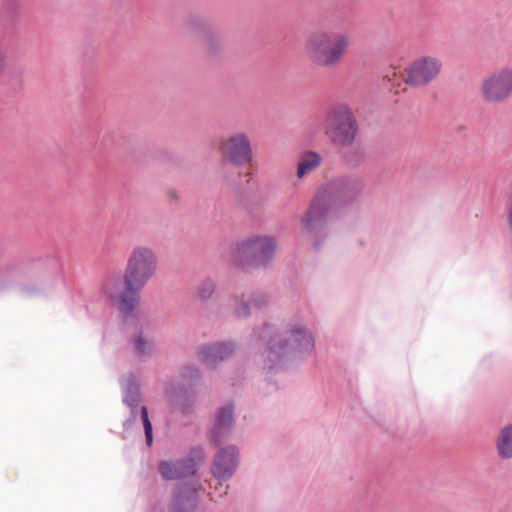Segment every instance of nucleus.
Wrapping results in <instances>:
<instances>
[{
  "label": "nucleus",
  "instance_id": "obj_1",
  "mask_svg": "<svg viewBox=\"0 0 512 512\" xmlns=\"http://www.w3.org/2000/svg\"><path fill=\"white\" fill-rule=\"evenodd\" d=\"M251 341L265 345L260 353L262 368L268 372L282 370L290 359L312 355L315 338L303 316L297 313L283 322H264L253 328Z\"/></svg>",
  "mask_w": 512,
  "mask_h": 512
},
{
  "label": "nucleus",
  "instance_id": "obj_8",
  "mask_svg": "<svg viewBox=\"0 0 512 512\" xmlns=\"http://www.w3.org/2000/svg\"><path fill=\"white\" fill-rule=\"evenodd\" d=\"M204 460L205 453L203 448L195 446L190 449L184 458L159 461L157 472L163 479L168 481L184 479L194 476Z\"/></svg>",
  "mask_w": 512,
  "mask_h": 512
},
{
  "label": "nucleus",
  "instance_id": "obj_22",
  "mask_svg": "<svg viewBox=\"0 0 512 512\" xmlns=\"http://www.w3.org/2000/svg\"><path fill=\"white\" fill-rule=\"evenodd\" d=\"M251 299L248 294L235 296V314L238 318H248L251 315Z\"/></svg>",
  "mask_w": 512,
  "mask_h": 512
},
{
  "label": "nucleus",
  "instance_id": "obj_26",
  "mask_svg": "<svg viewBox=\"0 0 512 512\" xmlns=\"http://www.w3.org/2000/svg\"><path fill=\"white\" fill-rule=\"evenodd\" d=\"M223 481H219L218 485L215 486L214 490L209 492L211 501L217 502L220 498L224 497L228 493L229 485H223Z\"/></svg>",
  "mask_w": 512,
  "mask_h": 512
},
{
  "label": "nucleus",
  "instance_id": "obj_14",
  "mask_svg": "<svg viewBox=\"0 0 512 512\" xmlns=\"http://www.w3.org/2000/svg\"><path fill=\"white\" fill-rule=\"evenodd\" d=\"M236 350L237 346L235 343L231 341H220L198 346L196 354L206 365L216 368L223 361L232 357Z\"/></svg>",
  "mask_w": 512,
  "mask_h": 512
},
{
  "label": "nucleus",
  "instance_id": "obj_17",
  "mask_svg": "<svg viewBox=\"0 0 512 512\" xmlns=\"http://www.w3.org/2000/svg\"><path fill=\"white\" fill-rule=\"evenodd\" d=\"M496 452L500 459H512V424L504 425L495 441Z\"/></svg>",
  "mask_w": 512,
  "mask_h": 512
},
{
  "label": "nucleus",
  "instance_id": "obj_9",
  "mask_svg": "<svg viewBox=\"0 0 512 512\" xmlns=\"http://www.w3.org/2000/svg\"><path fill=\"white\" fill-rule=\"evenodd\" d=\"M481 94L488 103H503L512 96V66H504L482 82Z\"/></svg>",
  "mask_w": 512,
  "mask_h": 512
},
{
  "label": "nucleus",
  "instance_id": "obj_25",
  "mask_svg": "<svg viewBox=\"0 0 512 512\" xmlns=\"http://www.w3.org/2000/svg\"><path fill=\"white\" fill-rule=\"evenodd\" d=\"M248 295L252 304L259 309L266 307L270 301V296L265 292H252Z\"/></svg>",
  "mask_w": 512,
  "mask_h": 512
},
{
  "label": "nucleus",
  "instance_id": "obj_23",
  "mask_svg": "<svg viewBox=\"0 0 512 512\" xmlns=\"http://www.w3.org/2000/svg\"><path fill=\"white\" fill-rule=\"evenodd\" d=\"M202 377L201 369L196 365H185L181 369V378L185 383H192Z\"/></svg>",
  "mask_w": 512,
  "mask_h": 512
},
{
  "label": "nucleus",
  "instance_id": "obj_4",
  "mask_svg": "<svg viewBox=\"0 0 512 512\" xmlns=\"http://www.w3.org/2000/svg\"><path fill=\"white\" fill-rule=\"evenodd\" d=\"M350 45V37L344 32L318 31L312 33L306 43L310 60L320 67L336 66Z\"/></svg>",
  "mask_w": 512,
  "mask_h": 512
},
{
  "label": "nucleus",
  "instance_id": "obj_28",
  "mask_svg": "<svg viewBox=\"0 0 512 512\" xmlns=\"http://www.w3.org/2000/svg\"><path fill=\"white\" fill-rule=\"evenodd\" d=\"M23 292L28 295V296H32V295H35L36 294V291L35 290H32V289H28V288H24L23 289Z\"/></svg>",
  "mask_w": 512,
  "mask_h": 512
},
{
  "label": "nucleus",
  "instance_id": "obj_2",
  "mask_svg": "<svg viewBox=\"0 0 512 512\" xmlns=\"http://www.w3.org/2000/svg\"><path fill=\"white\" fill-rule=\"evenodd\" d=\"M364 188L363 180L356 176L336 178L322 186L301 217L304 236L315 250L323 247L330 235L328 216L333 209L355 202Z\"/></svg>",
  "mask_w": 512,
  "mask_h": 512
},
{
  "label": "nucleus",
  "instance_id": "obj_5",
  "mask_svg": "<svg viewBox=\"0 0 512 512\" xmlns=\"http://www.w3.org/2000/svg\"><path fill=\"white\" fill-rule=\"evenodd\" d=\"M277 250L276 240L272 236H252L236 244L232 252L235 265L241 267H266Z\"/></svg>",
  "mask_w": 512,
  "mask_h": 512
},
{
  "label": "nucleus",
  "instance_id": "obj_15",
  "mask_svg": "<svg viewBox=\"0 0 512 512\" xmlns=\"http://www.w3.org/2000/svg\"><path fill=\"white\" fill-rule=\"evenodd\" d=\"M120 316L124 326H132L134 328V332L128 339L132 352L140 361H146L153 354L154 343L144 336L136 311L134 310L135 319H125L121 313Z\"/></svg>",
  "mask_w": 512,
  "mask_h": 512
},
{
  "label": "nucleus",
  "instance_id": "obj_21",
  "mask_svg": "<svg viewBox=\"0 0 512 512\" xmlns=\"http://www.w3.org/2000/svg\"><path fill=\"white\" fill-rule=\"evenodd\" d=\"M216 291V281L212 277L204 278L198 284L195 294L201 301H208Z\"/></svg>",
  "mask_w": 512,
  "mask_h": 512
},
{
  "label": "nucleus",
  "instance_id": "obj_27",
  "mask_svg": "<svg viewBox=\"0 0 512 512\" xmlns=\"http://www.w3.org/2000/svg\"><path fill=\"white\" fill-rule=\"evenodd\" d=\"M17 272L18 271L15 268H12V267L6 268V269H1L0 270V281H2L4 278H6L9 275H16ZM4 287H5V284L0 282V289H3Z\"/></svg>",
  "mask_w": 512,
  "mask_h": 512
},
{
  "label": "nucleus",
  "instance_id": "obj_12",
  "mask_svg": "<svg viewBox=\"0 0 512 512\" xmlns=\"http://www.w3.org/2000/svg\"><path fill=\"white\" fill-rule=\"evenodd\" d=\"M238 464L239 451L236 446L230 445L216 453L211 464V473L216 480L227 481L236 472Z\"/></svg>",
  "mask_w": 512,
  "mask_h": 512
},
{
  "label": "nucleus",
  "instance_id": "obj_19",
  "mask_svg": "<svg viewBox=\"0 0 512 512\" xmlns=\"http://www.w3.org/2000/svg\"><path fill=\"white\" fill-rule=\"evenodd\" d=\"M165 393L169 397L172 404L178 408L183 414H189L191 411V401L182 394V389L173 381L167 383Z\"/></svg>",
  "mask_w": 512,
  "mask_h": 512
},
{
  "label": "nucleus",
  "instance_id": "obj_7",
  "mask_svg": "<svg viewBox=\"0 0 512 512\" xmlns=\"http://www.w3.org/2000/svg\"><path fill=\"white\" fill-rule=\"evenodd\" d=\"M120 386L123 394L122 401L130 409V417L123 422L124 430H128L139 415L143 423L146 443L149 447L152 446L153 427L148 416L147 408L140 406L142 401L140 384L135 376L130 373L128 376H124L120 379Z\"/></svg>",
  "mask_w": 512,
  "mask_h": 512
},
{
  "label": "nucleus",
  "instance_id": "obj_24",
  "mask_svg": "<svg viewBox=\"0 0 512 512\" xmlns=\"http://www.w3.org/2000/svg\"><path fill=\"white\" fill-rule=\"evenodd\" d=\"M192 25L194 28H202L205 33V45L210 53H216L218 50L216 40L214 39L213 35L210 33L209 30H206V25L201 20H194L192 22Z\"/></svg>",
  "mask_w": 512,
  "mask_h": 512
},
{
  "label": "nucleus",
  "instance_id": "obj_16",
  "mask_svg": "<svg viewBox=\"0 0 512 512\" xmlns=\"http://www.w3.org/2000/svg\"><path fill=\"white\" fill-rule=\"evenodd\" d=\"M199 504V494L191 485H183L174 493L173 501L167 512H193Z\"/></svg>",
  "mask_w": 512,
  "mask_h": 512
},
{
  "label": "nucleus",
  "instance_id": "obj_11",
  "mask_svg": "<svg viewBox=\"0 0 512 512\" xmlns=\"http://www.w3.org/2000/svg\"><path fill=\"white\" fill-rule=\"evenodd\" d=\"M442 62L430 56L413 61L406 69V83L414 87H422L433 81L440 73Z\"/></svg>",
  "mask_w": 512,
  "mask_h": 512
},
{
  "label": "nucleus",
  "instance_id": "obj_6",
  "mask_svg": "<svg viewBox=\"0 0 512 512\" xmlns=\"http://www.w3.org/2000/svg\"><path fill=\"white\" fill-rule=\"evenodd\" d=\"M358 133V123L347 104L331 107L326 116V134L330 141L339 148H346L354 143Z\"/></svg>",
  "mask_w": 512,
  "mask_h": 512
},
{
  "label": "nucleus",
  "instance_id": "obj_3",
  "mask_svg": "<svg viewBox=\"0 0 512 512\" xmlns=\"http://www.w3.org/2000/svg\"><path fill=\"white\" fill-rule=\"evenodd\" d=\"M157 264V256L151 248L136 246L127 260L123 276L124 290L118 277L109 278L104 283V295L125 319H135L134 309L140 301L139 292L155 274Z\"/></svg>",
  "mask_w": 512,
  "mask_h": 512
},
{
  "label": "nucleus",
  "instance_id": "obj_10",
  "mask_svg": "<svg viewBox=\"0 0 512 512\" xmlns=\"http://www.w3.org/2000/svg\"><path fill=\"white\" fill-rule=\"evenodd\" d=\"M223 160L235 167L249 164L253 159V150L249 137L243 132L230 135L221 146Z\"/></svg>",
  "mask_w": 512,
  "mask_h": 512
},
{
  "label": "nucleus",
  "instance_id": "obj_13",
  "mask_svg": "<svg viewBox=\"0 0 512 512\" xmlns=\"http://www.w3.org/2000/svg\"><path fill=\"white\" fill-rule=\"evenodd\" d=\"M235 426V406L233 403H226L216 409L210 429L211 440L219 444L225 440L233 431Z\"/></svg>",
  "mask_w": 512,
  "mask_h": 512
},
{
  "label": "nucleus",
  "instance_id": "obj_18",
  "mask_svg": "<svg viewBox=\"0 0 512 512\" xmlns=\"http://www.w3.org/2000/svg\"><path fill=\"white\" fill-rule=\"evenodd\" d=\"M322 157L314 151H306L301 154L298 164L296 176L298 179H303L308 174L312 173L317 167L320 166Z\"/></svg>",
  "mask_w": 512,
  "mask_h": 512
},
{
  "label": "nucleus",
  "instance_id": "obj_20",
  "mask_svg": "<svg viewBox=\"0 0 512 512\" xmlns=\"http://www.w3.org/2000/svg\"><path fill=\"white\" fill-rule=\"evenodd\" d=\"M340 155L352 167L360 165L365 160V152L360 145L351 144L346 148H340Z\"/></svg>",
  "mask_w": 512,
  "mask_h": 512
}]
</instances>
